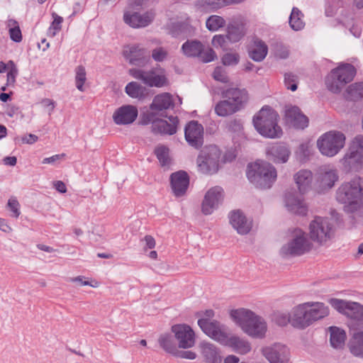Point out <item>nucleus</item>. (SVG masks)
I'll return each mask as SVG.
<instances>
[{"instance_id": "1", "label": "nucleus", "mask_w": 363, "mask_h": 363, "mask_svg": "<svg viewBox=\"0 0 363 363\" xmlns=\"http://www.w3.org/2000/svg\"><path fill=\"white\" fill-rule=\"evenodd\" d=\"M337 201L344 204L347 213H354L363 206V179L355 177L343 182L336 191Z\"/></svg>"}, {"instance_id": "2", "label": "nucleus", "mask_w": 363, "mask_h": 363, "mask_svg": "<svg viewBox=\"0 0 363 363\" xmlns=\"http://www.w3.org/2000/svg\"><path fill=\"white\" fill-rule=\"evenodd\" d=\"M230 315L249 336L260 339L265 336L267 330L266 321L252 311L245 308L232 310Z\"/></svg>"}, {"instance_id": "3", "label": "nucleus", "mask_w": 363, "mask_h": 363, "mask_svg": "<svg viewBox=\"0 0 363 363\" xmlns=\"http://www.w3.org/2000/svg\"><path fill=\"white\" fill-rule=\"evenodd\" d=\"M223 100L214 108L215 113L221 117L233 115L242 109L249 101V94L245 89L231 87L221 91Z\"/></svg>"}, {"instance_id": "4", "label": "nucleus", "mask_w": 363, "mask_h": 363, "mask_svg": "<svg viewBox=\"0 0 363 363\" xmlns=\"http://www.w3.org/2000/svg\"><path fill=\"white\" fill-rule=\"evenodd\" d=\"M293 323L296 328L304 329L329 314V308L321 302H306L294 307Z\"/></svg>"}, {"instance_id": "5", "label": "nucleus", "mask_w": 363, "mask_h": 363, "mask_svg": "<svg viewBox=\"0 0 363 363\" xmlns=\"http://www.w3.org/2000/svg\"><path fill=\"white\" fill-rule=\"evenodd\" d=\"M246 175L250 183L259 189H269L277 177L275 167L263 160L249 164Z\"/></svg>"}, {"instance_id": "6", "label": "nucleus", "mask_w": 363, "mask_h": 363, "mask_svg": "<svg viewBox=\"0 0 363 363\" xmlns=\"http://www.w3.org/2000/svg\"><path fill=\"white\" fill-rule=\"evenodd\" d=\"M277 113L270 107L262 108L253 118V123L257 132L265 138H280L282 130L277 124Z\"/></svg>"}, {"instance_id": "7", "label": "nucleus", "mask_w": 363, "mask_h": 363, "mask_svg": "<svg viewBox=\"0 0 363 363\" xmlns=\"http://www.w3.org/2000/svg\"><path fill=\"white\" fill-rule=\"evenodd\" d=\"M333 221L328 217L315 216L309 224V236L319 245H325L335 236Z\"/></svg>"}, {"instance_id": "8", "label": "nucleus", "mask_w": 363, "mask_h": 363, "mask_svg": "<svg viewBox=\"0 0 363 363\" xmlns=\"http://www.w3.org/2000/svg\"><path fill=\"white\" fill-rule=\"evenodd\" d=\"M356 69L350 64H343L333 69L325 79V85L328 90L339 93L345 84L354 77Z\"/></svg>"}, {"instance_id": "9", "label": "nucleus", "mask_w": 363, "mask_h": 363, "mask_svg": "<svg viewBox=\"0 0 363 363\" xmlns=\"http://www.w3.org/2000/svg\"><path fill=\"white\" fill-rule=\"evenodd\" d=\"M221 152L216 145L205 147L197 157V166L200 172L205 174L216 173L219 169Z\"/></svg>"}, {"instance_id": "10", "label": "nucleus", "mask_w": 363, "mask_h": 363, "mask_svg": "<svg viewBox=\"0 0 363 363\" xmlns=\"http://www.w3.org/2000/svg\"><path fill=\"white\" fill-rule=\"evenodd\" d=\"M345 135L336 130H331L322 135L317 140V146L323 155L333 157L344 147Z\"/></svg>"}, {"instance_id": "11", "label": "nucleus", "mask_w": 363, "mask_h": 363, "mask_svg": "<svg viewBox=\"0 0 363 363\" xmlns=\"http://www.w3.org/2000/svg\"><path fill=\"white\" fill-rule=\"evenodd\" d=\"M345 169L359 172L363 168V135H357L352 141L347 152L342 159Z\"/></svg>"}, {"instance_id": "12", "label": "nucleus", "mask_w": 363, "mask_h": 363, "mask_svg": "<svg viewBox=\"0 0 363 363\" xmlns=\"http://www.w3.org/2000/svg\"><path fill=\"white\" fill-rule=\"evenodd\" d=\"M311 247L306 233L301 229H296L291 240L281 248L280 253L282 256H299L308 252Z\"/></svg>"}, {"instance_id": "13", "label": "nucleus", "mask_w": 363, "mask_h": 363, "mask_svg": "<svg viewBox=\"0 0 363 363\" xmlns=\"http://www.w3.org/2000/svg\"><path fill=\"white\" fill-rule=\"evenodd\" d=\"M169 120L170 123L157 118L156 113H147L143 117L142 123H152L151 130L155 134L172 135L177 133L179 119L177 116H170Z\"/></svg>"}, {"instance_id": "14", "label": "nucleus", "mask_w": 363, "mask_h": 363, "mask_svg": "<svg viewBox=\"0 0 363 363\" xmlns=\"http://www.w3.org/2000/svg\"><path fill=\"white\" fill-rule=\"evenodd\" d=\"M214 315L215 313L212 309L197 313V316L201 317L198 320V325L202 331L213 340L226 327L218 320H211Z\"/></svg>"}, {"instance_id": "15", "label": "nucleus", "mask_w": 363, "mask_h": 363, "mask_svg": "<svg viewBox=\"0 0 363 363\" xmlns=\"http://www.w3.org/2000/svg\"><path fill=\"white\" fill-rule=\"evenodd\" d=\"M214 340L233 348L235 352L240 354H246L251 350V345L248 341L235 335H230L226 327Z\"/></svg>"}, {"instance_id": "16", "label": "nucleus", "mask_w": 363, "mask_h": 363, "mask_svg": "<svg viewBox=\"0 0 363 363\" xmlns=\"http://www.w3.org/2000/svg\"><path fill=\"white\" fill-rule=\"evenodd\" d=\"M129 74L135 79L140 80L145 84L150 87H162L167 84V79L164 74H157L152 69L145 71L141 69L132 68L129 69Z\"/></svg>"}, {"instance_id": "17", "label": "nucleus", "mask_w": 363, "mask_h": 363, "mask_svg": "<svg viewBox=\"0 0 363 363\" xmlns=\"http://www.w3.org/2000/svg\"><path fill=\"white\" fill-rule=\"evenodd\" d=\"M261 352L269 363H289L290 360L289 348L281 343H274L263 347Z\"/></svg>"}, {"instance_id": "18", "label": "nucleus", "mask_w": 363, "mask_h": 363, "mask_svg": "<svg viewBox=\"0 0 363 363\" xmlns=\"http://www.w3.org/2000/svg\"><path fill=\"white\" fill-rule=\"evenodd\" d=\"M171 332L174 335L178 347L182 349L191 348L195 345V333L186 324H176L172 326Z\"/></svg>"}, {"instance_id": "19", "label": "nucleus", "mask_w": 363, "mask_h": 363, "mask_svg": "<svg viewBox=\"0 0 363 363\" xmlns=\"http://www.w3.org/2000/svg\"><path fill=\"white\" fill-rule=\"evenodd\" d=\"M224 191L222 187L216 186L207 191L202 204L201 211L205 215L211 214L223 202Z\"/></svg>"}, {"instance_id": "20", "label": "nucleus", "mask_w": 363, "mask_h": 363, "mask_svg": "<svg viewBox=\"0 0 363 363\" xmlns=\"http://www.w3.org/2000/svg\"><path fill=\"white\" fill-rule=\"evenodd\" d=\"M184 136L189 145L198 149L203 143V127L198 121H191L185 126Z\"/></svg>"}, {"instance_id": "21", "label": "nucleus", "mask_w": 363, "mask_h": 363, "mask_svg": "<svg viewBox=\"0 0 363 363\" xmlns=\"http://www.w3.org/2000/svg\"><path fill=\"white\" fill-rule=\"evenodd\" d=\"M124 55L129 60L130 64L137 66H145L150 61L147 50L139 45L127 47L124 50Z\"/></svg>"}, {"instance_id": "22", "label": "nucleus", "mask_w": 363, "mask_h": 363, "mask_svg": "<svg viewBox=\"0 0 363 363\" xmlns=\"http://www.w3.org/2000/svg\"><path fill=\"white\" fill-rule=\"evenodd\" d=\"M138 114V111L135 106L123 105L114 111L113 120L117 125H128L135 121Z\"/></svg>"}, {"instance_id": "23", "label": "nucleus", "mask_w": 363, "mask_h": 363, "mask_svg": "<svg viewBox=\"0 0 363 363\" xmlns=\"http://www.w3.org/2000/svg\"><path fill=\"white\" fill-rule=\"evenodd\" d=\"M285 118L286 123L298 129H303L308 125V118L298 106H286Z\"/></svg>"}, {"instance_id": "24", "label": "nucleus", "mask_w": 363, "mask_h": 363, "mask_svg": "<svg viewBox=\"0 0 363 363\" xmlns=\"http://www.w3.org/2000/svg\"><path fill=\"white\" fill-rule=\"evenodd\" d=\"M266 155L267 158L274 163L284 164L288 162L291 150L284 144L275 143L267 147Z\"/></svg>"}, {"instance_id": "25", "label": "nucleus", "mask_w": 363, "mask_h": 363, "mask_svg": "<svg viewBox=\"0 0 363 363\" xmlns=\"http://www.w3.org/2000/svg\"><path fill=\"white\" fill-rule=\"evenodd\" d=\"M170 184L175 196H184L189 184V175L184 171L174 172L170 176Z\"/></svg>"}, {"instance_id": "26", "label": "nucleus", "mask_w": 363, "mask_h": 363, "mask_svg": "<svg viewBox=\"0 0 363 363\" xmlns=\"http://www.w3.org/2000/svg\"><path fill=\"white\" fill-rule=\"evenodd\" d=\"M174 107L172 96L169 93H162L155 96L150 106V112L156 113V115L165 116L162 111Z\"/></svg>"}, {"instance_id": "27", "label": "nucleus", "mask_w": 363, "mask_h": 363, "mask_svg": "<svg viewBox=\"0 0 363 363\" xmlns=\"http://www.w3.org/2000/svg\"><path fill=\"white\" fill-rule=\"evenodd\" d=\"M154 18L155 14L152 12H146L143 14L138 12L133 13L125 12L123 15L125 23L135 28L147 26L152 23Z\"/></svg>"}, {"instance_id": "28", "label": "nucleus", "mask_w": 363, "mask_h": 363, "mask_svg": "<svg viewBox=\"0 0 363 363\" xmlns=\"http://www.w3.org/2000/svg\"><path fill=\"white\" fill-rule=\"evenodd\" d=\"M229 219L233 228L240 235L247 234L252 228V222L240 210L232 211Z\"/></svg>"}, {"instance_id": "29", "label": "nucleus", "mask_w": 363, "mask_h": 363, "mask_svg": "<svg viewBox=\"0 0 363 363\" xmlns=\"http://www.w3.org/2000/svg\"><path fill=\"white\" fill-rule=\"evenodd\" d=\"M201 354L206 363H221L220 350L213 343L201 342L199 344Z\"/></svg>"}, {"instance_id": "30", "label": "nucleus", "mask_w": 363, "mask_h": 363, "mask_svg": "<svg viewBox=\"0 0 363 363\" xmlns=\"http://www.w3.org/2000/svg\"><path fill=\"white\" fill-rule=\"evenodd\" d=\"M286 206L289 211L301 216L306 215L308 211L303 199L291 194L286 196Z\"/></svg>"}, {"instance_id": "31", "label": "nucleus", "mask_w": 363, "mask_h": 363, "mask_svg": "<svg viewBox=\"0 0 363 363\" xmlns=\"http://www.w3.org/2000/svg\"><path fill=\"white\" fill-rule=\"evenodd\" d=\"M158 343L166 352L174 355L178 349V344L173 333H164L160 335Z\"/></svg>"}, {"instance_id": "32", "label": "nucleus", "mask_w": 363, "mask_h": 363, "mask_svg": "<svg viewBox=\"0 0 363 363\" xmlns=\"http://www.w3.org/2000/svg\"><path fill=\"white\" fill-rule=\"evenodd\" d=\"M267 52L268 48L265 43L262 40L255 39L253 46L249 50V56L255 62H261L266 57Z\"/></svg>"}, {"instance_id": "33", "label": "nucleus", "mask_w": 363, "mask_h": 363, "mask_svg": "<svg viewBox=\"0 0 363 363\" xmlns=\"http://www.w3.org/2000/svg\"><path fill=\"white\" fill-rule=\"evenodd\" d=\"M312 179V172L307 169H301L294 175V180L300 193L304 194L310 188Z\"/></svg>"}, {"instance_id": "34", "label": "nucleus", "mask_w": 363, "mask_h": 363, "mask_svg": "<svg viewBox=\"0 0 363 363\" xmlns=\"http://www.w3.org/2000/svg\"><path fill=\"white\" fill-rule=\"evenodd\" d=\"M329 331L331 346L335 349L343 348L346 340L345 330L336 326H331L329 328Z\"/></svg>"}, {"instance_id": "35", "label": "nucleus", "mask_w": 363, "mask_h": 363, "mask_svg": "<svg viewBox=\"0 0 363 363\" xmlns=\"http://www.w3.org/2000/svg\"><path fill=\"white\" fill-rule=\"evenodd\" d=\"M319 174L322 186L328 188L333 187L339 178L336 169L327 167H322Z\"/></svg>"}, {"instance_id": "36", "label": "nucleus", "mask_w": 363, "mask_h": 363, "mask_svg": "<svg viewBox=\"0 0 363 363\" xmlns=\"http://www.w3.org/2000/svg\"><path fill=\"white\" fill-rule=\"evenodd\" d=\"M348 347L355 357L363 358V331L354 333L350 339Z\"/></svg>"}, {"instance_id": "37", "label": "nucleus", "mask_w": 363, "mask_h": 363, "mask_svg": "<svg viewBox=\"0 0 363 363\" xmlns=\"http://www.w3.org/2000/svg\"><path fill=\"white\" fill-rule=\"evenodd\" d=\"M125 93L133 99H143L147 95V89L136 82H129L125 88Z\"/></svg>"}, {"instance_id": "38", "label": "nucleus", "mask_w": 363, "mask_h": 363, "mask_svg": "<svg viewBox=\"0 0 363 363\" xmlns=\"http://www.w3.org/2000/svg\"><path fill=\"white\" fill-rule=\"evenodd\" d=\"M203 45L199 40H187L182 46V50L187 57H198L203 50Z\"/></svg>"}, {"instance_id": "39", "label": "nucleus", "mask_w": 363, "mask_h": 363, "mask_svg": "<svg viewBox=\"0 0 363 363\" xmlns=\"http://www.w3.org/2000/svg\"><path fill=\"white\" fill-rule=\"evenodd\" d=\"M150 42L157 45V47L151 50L152 59L157 62H162L165 61L169 55L168 50L165 48L160 46V40L156 38L152 39Z\"/></svg>"}, {"instance_id": "40", "label": "nucleus", "mask_w": 363, "mask_h": 363, "mask_svg": "<svg viewBox=\"0 0 363 363\" xmlns=\"http://www.w3.org/2000/svg\"><path fill=\"white\" fill-rule=\"evenodd\" d=\"M227 33V38L233 43L238 42L245 33L242 25L231 23L228 25Z\"/></svg>"}, {"instance_id": "41", "label": "nucleus", "mask_w": 363, "mask_h": 363, "mask_svg": "<svg viewBox=\"0 0 363 363\" xmlns=\"http://www.w3.org/2000/svg\"><path fill=\"white\" fill-rule=\"evenodd\" d=\"M194 6L200 11H213L224 7L222 0H196Z\"/></svg>"}, {"instance_id": "42", "label": "nucleus", "mask_w": 363, "mask_h": 363, "mask_svg": "<svg viewBox=\"0 0 363 363\" xmlns=\"http://www.w3.org/2000/svg\"><path fill=\"white\" fill-rule=\"evenodd\" d=\"M303 16V13L298 9L293 8L289 17V24L293 30H300L303 28L305 23L302 19Z\"/></svg>"}, {"instance_id": "43", "label": "nucleus", "mask_w": 363, "mask_h": 363, "mask_svg": "<svg viewBox=\"0 0 363 363\" xmlns=\"http://www.w3.org/2000/svg\"><path fill=\"white\" fill-rule=\"evenodd\" d=\"M346 98L350 101H357L363 99V89L361 82L352 84L347 87Z\"/></svg>"}, {"instance_id": "44", "label": "nucleus", "mask_w": 363, "mask_h": 363, "mask_svg": "<svg viewBox=\"0 0 363 363\" xmlns=\"http://www.w3.org/2000/svg\"><path fill=\"white\" fill-rule=\"evenodd\" d=\"M225 25V19L217 15L209 16L206 21V26L210 31H217L219 28L224 27Z\"/></svg>"}, {"instance_id": "45", "label": "nucleus", "mask_w": 363, "mask_h": 363, "mask_svg": "<svg viewBox=\"0 0 363 363\" xmlns=\"http://www.w3.org/2000/svg\"><path fill=\"white\" fill-rule=\"evenodd\" d=\"M169 151V148L164 145L157 146L155 150V154L162 167L168 166L170 163Z\"/></svg>"}, {"instance_id": "46", "label": "nucleus", "mask_w": 363, "mask_h": 363, "mask_svg": "<svg viewBox=\"0 0 363 363\" xmlns=\"http://www.w3.org/2000/svg\"><path fill=\"white\" fill-rule=\"evenodd\" d=\"M294 308H293L291 313H281V312L276 313L274 314V320L279 325L285 326L289 323L291 324L292 326H294V328H296V326L293 323V320L294 318Z\"/></svg>"}, {"instance_id": "47", "label": "nucleus", "mask_w": 363, "mask_h": 363, "mask_svg": "<svg viewBox=\"0 0 363 363\" xmlns=\"http://www.w3.org/2000/svg\"><path fill=\"white\" fill-rule=\"evenodd\" d=\"M8 26L9 27L11 39L16 43L21 42L22 40V34L18 22L13 19L9 20Z\"/></svg>"}, {"instance_id": "48", "label": "nucleus", "mask_w": 363, "mask_h": 363, "mask_svg": "<svg viewBox=\"0 0 363 363\" xmlns=\"http://www.w3.org/2000/svg\"><path fill=\"white\" fill-rule=\"evenodd\" d=\"M329 303L338 312L347 315L351 301L338 298H330Z\"/></svg>"}, {"instance_id": "49", "label": "nucleus", "mask_w": 363, "mask_h": 363, "mask_svg": "<svg viewBox=\"0 0 363 363\" xmlns=\"http://www.w3.org/2000/svg\"><path fill=\"white\" fill-rule=\"evenodd\" d=\"M75 72L76 87L80 91H84V84L86 80V74L84 67L82 65L77 66Z\"/></svg>"}, {"instance_id": "50", "label": "nucleus", "mask_w": 363, "mask_h": 363, "mask_svg": "<svg viewBox=\"0 0 363 363\" xmlns=\"http://www.w3.org/2000/svg\"><path fill=\"white\" fill-rule=\"evenodd\" d=\"M347 316L357 320H363V306L357 302H352Z\"/></svg>"}, {"instance_id": "51", "label": "nucleus", "mask_w": 363, "mask_h": 363, "mask_svg": "<svg viewBox=\"0 0 363 363\" xmlns=\"http://www.w3.org/2000/svg\"><path fill=\"white\" fill-rule=\"evenodd\" d=\"M200 60L204 63H208L215 60L217 58V55L211 48H205L203 46V50L198 56Z\"/></svg>"}, {"instance_id": "52", "label": "nucleus", "mask_w": 363, "mask_h": 363, "mask_svg": "<svg viewBox=\"0 0 363 363\" xmlns=\"http://www.w3.org/2000/svg\"><path fill=\"white\" fill-rule=\"evenodd\" d=\"M226 128L229 132L239 135L243 129L242 122L240 119L237 118L230 120L226 123Z\"/></svg>"}, {"instance_id": "53", "label": "nucleus", "mask_w": 363, "mask_h": 363, "mask_svg": "<svg viewBox=\"0 0 363 363\" xmlns=\"http://www.w3.org/2000/svg\"><path fill=\"white\" fill-rule=\"evenodd\" d=\"M240 62V55L237 52H227L222 57V62L225 66H235Z\"/></svg>"}, {"instance_id": "54", "label": "nucleus", "mask_w": 363, "mask_h": 363, "mask_svg": "<svg viewBox=\"0 0 363 363\" xmlns=\"http://www.w3.org/2000/svg\"><path fill=\"white\" fill-rule=\"evenodd\" d=\"M298 77L291 72L285 73L284 84L287 89L294 91L297 89Z\"/></svg>"}, {"instance_id": "55", "label": "nucleus", "mask_w": 363, "mask_h": 363, "mask_svg": "<svg viewBox=\"0 0 363 363\" xmlns=\"http://www.w3.org/2000/svg\"><path fill=\"white\" fill-rule=\"evenodd\" d=\"M7 206L11 211V216L13 218H18L21 214L20 204L16 198L11 197L9 199Z\"/></svg>"}, {"instance_id": "56", "label": "nucleus", "mask_w": 363, "mask_h": 363, "mask_svg": "<svg viewBox=\"0 0 363 363\" xmlns=\"http://www.w3.org/2000/svg\"><path fill=\"white\" fill-rule=\"evenodd\" d=\"M296 154L300 161L305 162L310 155L309 145L306 143L301 144Z\"/></svg>"}, {"instance_id": "57", "label": "nucleus", "mask_w": 363, "mask_h": 363, "mask_svg": "<svg viewBox=\"0 0 363 363\" xmlns=\"http://www.w3.org/2000/svg\"><path fill=\"white\" fill-rule=\"evenodd\" d=\"M213 78L218 82L222 83H228L229 82V78L227 73L221 68L216 67L213 73Z\"/></svg>"}, {"instance_id": "58", "label": "nucleus", "mask_w": 363, "mask_h": 363, "mask_svg": "<svg viewBox=\"0 0 363 363\" xmlns=\"http://www.w3.org/2000/svg\"><path fill=\"white\" fill-rule=\"evenodd\" d=\"M63 21V18L57 15L54 16V20L49 28V33H51L52 36H54L57 32L61 29V23Z\"/></svg>"}, {"instance_id": "59", "label": "nucleus", "mask_w": 363, "mask_h": 363, "mask_svg": "<svg viewBox=\"0 0 363 363\" xmlns=\"http://www.w3.org/2000/svg\"><path fill=\"white\" fill-rule=\"evenodd\" d=\"M177 357H180L182 359H195L196 358V354L192 351H181L178 349L175 354L174 355Z\"/></svg>"}, {"instance_id": "60", "label": "nucleus", "mask_w": 363, "mask_h": 363, "mask_svg": "<svg viewBox=\"0 0 363 363\" xmlns=\"http://www.w3.org/2000/svg\"><path fill=\"white\" fill-rule=\"evenodd\" d=\"M275 55L281 59H286L289 56V50L282 45L277 44L275 48Z\"/></svg>"}, {"instance_id": "61", "label": "nucleus", "mask_w": 363, "mask_h": 363, "mask_svg": "<svg viewBox=\"0 0 363 363\" xmlns=\"http://www.w3.org/2000/svg\"><path fill=\"white\" fill-rule=\"evenodd\" d=\"M65 157V154H60V155H55L50 157L44 158L43 160V164H55L58 160L64 158Z\"/></svg>"}, {"instance_id": "62", "label": "nucleus", "mask_w": 363, "mask_h": 363, "mask_svg": "<svg viewBox=\"0 0 363 363\" xmlns=\"http://www.w3.org/2000/svg\"><path fill=\"white\" fill-rule=\"evenodd\" d=\"M225 43V38L222 35H216L212 39V44L215 47H223Z\"/></svg>"}, {"instance_id": "63", "label": "nucleus", "mask_w": 363, "mask_h": 363, "mask_svg": "<svg viewBox=\"0 0 363 363\" xmlns=\"http://www.w3.org/2000/svg\"><path fill=\"white\" fill-rule=\"evenodd\" d=\"M18 74L16 67H12L7 73V82L9 84H13L16 81V77Z\"/></svg>"}, {"instance_id": "64", "label": "nucleus", "mask_w": 363, "mask_h": 363, "mask_svg": "<svg viewBox=\"0 0 363 363\" xmlns=\"http://www.w3.org/2000/svg\"><path fill=\"white\" fill-rule=\"evenodd\" d=\"M41 104L45 106L49 107V114H51V113L54 111L55 107V103L53 100L50 99H44L42 100Z\"/></svg>"}]
</instances>
